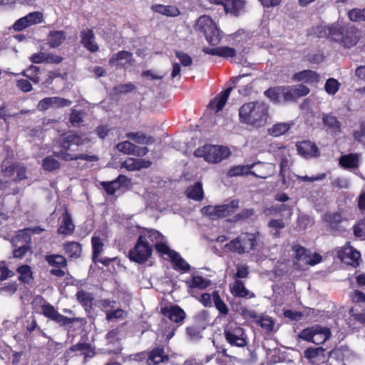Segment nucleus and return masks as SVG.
<instances>
[{
  "label": "nucleus",
  "mask_w": 365,
  "mask_h": 365,
  "mask_svg": "<svg viewBox=\"0 0 365 365\" xmlns=\"http://www.w3.org/2000/svg\"><path fill=\"white\" fill-rule=\"evenodd\" d=\"M175 53L176 57L180 60L182 66H189L192 64V59L187 53L179 51H175Z\"/></svg>",
  "instance_id": "nucleus-61"
},
{
  "label": "nucleus",
  "mask_w": 365,
  "mask_h": 365,
  "mask_svg": "<svg viewBox=\"0 0 365 365\" xmlns=\"http://www.w3.org/2000/svg\"><path fill=\"white\" fill-rule=\"evenodd\" d=\"M232 90V88L230 87L221 92L219 96L215 97L212 101H210L209 106L210 108H215V113L222 109L225 105L227 98Z\"/></svg>",
  "instance_id": "nucleus-22"
},
{
  "label": "nucleus",
  "mask_w": 365,
  "mask_h": 365,
  "mask_svg": "<svg viewBox=\"0 0 365 365\" xmlns=\"http://www.w3.org/2000/svg\"><path fill=\"white\" fill-rule=\"evenodd\" d=\"M187 197L196 201H200L204 196L202 185L200 182H196L193 185L186 190Z\"/></svg>",
  "instance_id": "nucleus-27"
},
{
  "label": "nucleus",
  "mask_w": 365,
  "mask_h": 365,
  "mask_svg": "<svg viewBox=\"0 0 365 365\" xmlns=\"http://www.w3.org/2000/svg\"><path fill=\"white\" fill-rule=\"evenodd\" d=\"M76 296L78 302L85 308L86 311H88L92 308L94 298L91 293L80 290L77 292Z\"/></svg>",
  "instance_id": "nucleus-30"
},
{
  "label": "nucleus",
  "mask_w": 365,
  "mask_h": 365,
  "mask_svg": "<svg viewBox=\"0 0 365 365\" xmlns=\"http://www.w3.org/2000/svg\"><path fill=\"white\" fill-rule=\"evenodd\" d=\"M254 171L250 170V175L258 178L266 179L272 175L275 172V165L272 163L257 162L252 163Z\"/></svg>",
  "instance_id": "nucleus-13"
},
{
  "label": "nucleus",
  "mask_w": 365,
  "mask_h": 365,
  "mask_svg": "<svg viewBox=\"0 0 365 365\" xmlns=\"http://www.w3.org/2000/svg\"><path fill=\"white\" fill-rule=\"evenodd\" d=\"M236 55V51L234 48L229 46H220L218 47V56L223 58L233 57Z\"/></svg>",
  "instance_id": "nucleus-62"
},
{
  "label": "nucleus",
  "mask_w": 365,
  "mask_h": 365,
  "mask_svg": "<svg viewBox=\"0 0 365 365\" xmlns=\"http://www.w3.org/2000/svg\"><path fill=\"white\" fill-rule=\"evenodd\" d=\"M329 329L319 325L304 329L299 335V338L316 344L325 342L330 336Z\"/></svg>",
  "instance_id": "nucleus-9"
},
{
  "label": "nucleus",
  "mask_w": 365,
  "mask_h": 365,
  "mask_svg": "<svg viewBox=\"0 0 365 365\" xmlns=\"http://www.w3.org/2000/svg\"><path fill=\"white\" fill-rule=\"evenodd\" d=\"M151 162L145 159L130 158L122 163V166L128 170H139L142 168H148Z\"/></svg>",
  "instance_id": "nucleus-21"
},
{
  "label": "nucleus",
  "mask_w": 365,
  "mask_h": 365,
  "mask_svg": "<svg viewBox=\"0 0 365 365\" xmlns=\"http://www.w3.org/2000/svg\"><path fill=\"white\" fill-rule=\"evenodd\" d=\"M322 120L327 132L334 134H337L341 132V123L337 118L331 113H324Z\"/></svg>",
  "instance_id": "nucleus-16"
},
{
  "label": "nucleus",
  "mask_w": 365,
  "mask_h": 365,
  "mask_svg": "<svg viewBox=\"0 0 365 365\" xmlns=\"http://www.w3.org/2000/svg\"><path fill=\"white\" fill-rule=\"evenodd\" d=\"M53 156L55 155L53 153V155L46 157L43 160L42 167L45 170L51 172L60 168L61 163Z\"/></svg>",
  "instance_id": "nucleus-43"
},
{
  "label": "nucleus",
  "mask_w": 365,
  "mask_h": 365,
  "mask_svg": "<svg viewBox=\"0 0 365 365\" xmlns=\"http://www.w3.org/2000/svg\"><path fill=\"white\" fill-rule=\"evenodd\" d=\"M292 250L294 252V258L297 261L303 262L304 264L313 266L322 261V257L319 254L312 255L310 250L299 245H294Z\"/></svg>",
  "instance_id": "nucleus-12"
},
{
  "label": "nucleus",
  "mask_w": 365,
  "mask_h": 365,
  "mask_svg": "<svg viewBox=\"0 0 365 365\" xmlns=\"http://www.w3.org/2000/svg\"><path fill=\"white\" fill-rule=\"evenodd\" d=\"M224 334L226 341L231 346L244 347L247 344L244 329L240 327H227L224 330Z\"/></svg>",
  "instance_id": "nucleus-11"
},
{
  "label": "nucleus",
  "mask_w": 365,
  "mask_h": 365,
  "mask_svg": "<svg viewBox=\"0 0 365 365\" xmlns=\"http://www.w3.org/2000/svg\"><path fill=\"white\" fill-rule=\"evenodd\" d=\"M359 158L360 155L357 153L343 155L339 158V165L344 168H357Z\"/></svg>",
  "instance_id": "nucleus-23"
},
{
  "label": "nucleus",
  "mask_w": 365,
  "mask_h": 365,
  "mask_svg": "<svg viewBox=\"0 0 365 365\" xmlns=\"http://www.w3.org/2000/svg\"><path fill=\"white\" fill-rule=\"evenodd\" d=\"M205 327V324L202 325L193 324L187 327L186 334L190 340H198L202 338L201 332Z\"/></svg>",
  "instance_id": "nucleus-37"
},
{
  "label": "nucleus",
  "mask_w": 365,
  "mask_h": 365,
  "mask_svg": "<svg viewBox=\"0 0 365 365\" xmlns=\"http://www.w3.org/2000/svg\"><path fill=\"white\" fill-rule=\"evenodd\" d=\"M101 185L103 187L108 195H112L120 187L118 182L114 180L110 182H101Z\"/></svg>",
  "instance_id": "nucleus-57"
},
{
  "label": "nucleus",
  "mask_w": 365,
  "mask_h": 365,
  "mask_svg": "<svg viewBox=\"0 0 365 365\" xmlns=\"http://www.w3.org/2000/svg\"><path fill=\"white\" fill-rule=\"evenodd\" d=\"M245 0H227L225 11L238 16L242 11H245Z\"/></svg>",
  "instance_id": "nucleus-24"
},
{
  "label": "nucleus",
  "mask_w": 365,
  "mask_h": 365,
  "mask_svg": "<svg viewBox=\"0 0 365 365\" xmlns=\"http://www.w3.org/2000/svg\"><path fill=\"white\" fill-rule=\"evenodd\" d=\"M41 313L44 317H47L50 320L55 322L60 326H65L73 324L74 322H78L81 319L78 317L68 318L62 315L55 309L53 305L48 303L41 305Z\"/></svg>",
  "instance_id": "nucleus-10"
},
{
  "label": "nucleus",
  "mask_w": 365,
  "mask_h": 365,
  "mask_svg": "<svg viewBox=\"0 0 365 365\" xmlns=\"http://www.w3.org/2000/svg\"><path fill=\"white\" fill-rule=\"evenodd\" d=\"M323 219L327 224L329 230L336 232L343 230L341 223L346 220L339 212H327L324 215Z\"/></svg>",
  "instance_id": "nucleus-14"
},
{
  "label": "nucleus",
  "mask_w": 365,
  "mask_h": 365,
  "mask_svg": "<svg viewBox=\"0 0 365 365\" xmlns=\"http://www.w3.org/2000/svg\"><path fill=\"white\" fill-rule=\"evenodd\" d=\"M324 349L322 347L309 348L304 351V357L314 363L316 359L320 356H323Z\"/></svg>",
  "instance_id": "nucleus-48"
},
{
  "label": "nucleus",
  "mask_w": 365,
  "mask_h": 365,
  "mask_svg": "<svg viewBox=\"0 0 365 365\" xmlns=\"http://www.w3.org/2000/svg\"><path fill=\"white\" fill-rule=\"evenodd\" d=\"M52 108H63L71 106V101L70 100L61 98V97H50Z\"/></svg>",
  "instance_id": "nucleus-56"
},
{
  "label": "nucleus",
  "mask_w": 365,
  "mask_h": 365,
  "mask_svg": "<svg viewBox=\"0 0 365 365\" xmlns=\"http://www.w3.org/2000/svg\"><path fill=\"white\" fill-rule=\"evenodd\" d=\"M119 330L114 329L110 330L106 334V340L108 344L113 345V348L116 350L121 349L120 344V338L118 337Z\"/></svg>",
  "instance_id": "nucleus-46"
},
{
  "label": "nucleus",
  "mask_w": 365,
  "mask_h": 365,
  "mask_svg": "<svg viewBox=\"0 0 365 365\" xmlns=\"http://www.w3.org/2000/svg\"><path fill=\"white\" fill-rule=\"evenodd\" d=\"M259 247V237L258 233H243L225 245V247L230 252L242 255L255 251Z\"/></svg>",
  "instance_id": "nucleus-4"
},
{
  "label": "nucleus",
  "mask_w": 365,
  "mask_h": 365,
  "mask_svg": "<svg viewBox=\"0 0 365 365\" xmlns=\"http://www.w3.org/2000/svg\"><path fill=\"white\" fill-rule=\"evenodd\" d=\"M282 90L281 93L282 101L289 102L296 101L292 86H282Z\"/></svg>",
  "instance_id": "nucleus-58"
},
{
  "label": "nucleus",
  "mask_w": 365,
  "mask_h": 365,
  "mask_svg": "<svg viewBox=\"0 0 365 365\" xmlns=\"http://www.w3.org/2000/svg\"><path fill=\"white\" fill-rule=\"evenodd\" d=\"M65 252L71 258H78L81 256L82 248L80 243L77 242H68L63 245Z\"/></svg>",
  "instance_id": "nucleus-32"
},
{
  "label": "nucleus",
  "mask_w": 365,
  "mask_h": 365,
  "mask_svg": "<svg viewBox=\"0 0 365 365\" xmlns=\"http://www.w3.org/2000/svg\"><path fill=\"white\" fill-rule=\"evenodd\" d=\"M17 271L19 273V280L24 283L30 282L32 279V273L29 266L22 265L18 268Z\"/></svg>",
  "instance_id": "nucleus-51"
},
{
  "label": "nucleus",
  "mask_w": 365,
  "mask_h": 365,
  "mask_svg": "<svg viewBox=\"0 0 365 365\" xmlns=\"http://www.w3.org/2000/svg\"><path fill=\"white\" fill-rule=\"evenodd\" d=\"M89 142L88 138H83L81 135L76 134H70L61 136L58 141V146L61 148L59 151L53 152L55 157L65 160L72 161L76 160H84L89 162L97 161L98 160L96 155H90L87 154L75 155L69 151H75L76 148Z\"/></svg>",
  "instance_id": "nucleus-2"
},
{
  "label": "nucleus",
  "mask_w": 365,
  "mask_h": 365,
  "mask_svg": "<svg viewBox=\"0 0 365 365\" xmlns=\"http://www.w3.org/2000/svg\"><path fill=\"white\" fill-rule=\"evenodd\" d=\"M315 34L319 38H329L347 48L354 46L361 36L360 31L357 28L349 24L344 25L339 22L317 26Z\"/></svg>",
  "instance_id": "nucleus-1"
},
{
  "label": "nucleus",
  "mask_w": 365,
  "mask_h": 365,
  "mask_svg": "<svg viewBox=\"0 0 365 365\" xmlns=\"http://www.w3.org/2000/svg\"><path fill=\"white\" fill-rule=\"evenodd\" d=\"M258 324L262 328L266 329L268 331H272L274 325L272 319L268 317H262L258 322Z\"/></svg>",
  "instance_id": "nucleus-63"
},
{
  "label": "nucleus",
  "mask_w": 365,
  "mask_h": 365,
  "mask_svg": "<svg viewBox=\"0 0 365 365\" xmlns=\"http://www.w3.org/2000/svg\"><path fill=\"white\" fill-rule=\"evenodd\" d=\"M354 233L356 237H365V218L354 226Z\"/></svg>",
  "instance_id": "nucleus-64"
},
{
  "label": "nucleus",
  "mask_w": 365,
  "mask_h": 365,
  "mask_svg": "<svg viewBox=\"0 0 365 365\" xmlns=\"http://www.w3.org/2000/svg\"><path fill=\"white\" fill-rule=\"evenodd\" d=\"M135 88V86L131 83L120 84L115 86L112 91L111 95L115 96L123 93H126L132 91Z\"/></svg>",
  "instance_id": "nucleus-52"
},
{
  "label": "nucleus",
  "mask_w": 365,
  "mask_h": 365,
  "mask_svg": "<svg viewBox=\"0 0 365 365\" xmlns=\"http://www.w3.org/2000/svg\"><path fill=\"white\" fill-rule=\"evenodd\" d=\"M294 80L297 81H305L309 83L318 82L319 76L311 70H304L294 75Z\"/></svg>",
  "instance_id": "nucleus-26"
},
{
  "label": "nucleus",
  "mask_w": 365,
  "mask_h": 365,
  "mask_svg": "<svg viewBox=\"0 0 365 365\" xmlns=\"http://www.w3.org/2000/svg\"><path fill=\"white\" fill-rule=\"evenodd\" d=\"M132 57V53L127 51H120L115 54H113L109 60L110 64H113L115 62L126 59L128 60Z\"/></svg>",
  "instance_id": "nucleus-59"
},
{
  "label": "nucleus",
  "mask_w": 365,
  "mask_h": 365,
  "mask_svg": "<svg viewBox=\"0 0 365 365\" xmlns=\"http://www.w3.org/2000/svg\"><path fill=\"white\" fill-rule=\"evenodd\" d=\"M282 91V86L269 88L264 92V95L274 103H281Z\"/></svg>",
  "instance_id": "nucleus-36"
},
{
  "label": "nucleus",
  "mask_w": 365,
  "mask_h": 365,
  "mask_svg": "<svg viewBox=\"0 0 365 365\" xmlns=\"http://www.w3.org/2000/svg\"><path fill=\"white\" fill-rule=\"evenodd\" d=\"M292 125V123H276L267 130V133L271 136L279 137L287 133Z\"/></svg>",
  "instance_id": "nucleus-35"
},
{
  "label": "nucleus",
  "mask_w": 365,
  "mask_h": 365,
  "mask_svg": "<svg viewBox=\"0 0 365 365\" xmlns=\"http://www.w3.org/2000/svg\"><path fill=\"white\" fill-rule=\"evenodd\" d=\"M29 26L40 24L43 21V14L40 11H34L24 16Z\"/></svg>",
  "instance_id": "nucleus-50"
},
{
  "label": "nucleus",
  "mask_w": 365,
  "mask_h": 365,
  "mask_svg": "<svg viewBox=\"0 0 365 365\" xmlns=\"http://www.w3.org/2000/svg\"><path fill=\"white\" fill-rule=\"evenodd\" d=\"M151 9L154 12L159 13L167 16L175 17L179 16L180 14L179 9L175 6L155 4L151 6Z\"/></svg>",
  "instance_id": "nucleus-25"
},
{
  "label": "nucleus",
  "mask_w": 365,
  "mask_h": 365,
  "mask_svg": "<svg viewBox=\"0 0 365 365\" xmlns=\"http://www.w3.org/2000/svg\"><path fill=\"white\" fill-rule=\"evenodd\" d=\"M169 361V356L164 353L163 347H156L149 352L147 363L148 365H156Z\"/></svg>",
  "instance_id": "nucleus-19"
},
{
  "label": "nucleus",
  "mask_w": 365,
  "mask_h": 365,
  "mask_svg": "<svg viewBox=\"0 0 365 365\" xmlns=\"http://www.w3.org/2000/svg\"><path fill=\"white\" fill-rule=\"evenodd\" d=\"M238 207L239 200H233L227 204L205 206L202 209V212L208 216L210 220H215L230 215L235 212Z\"/></svg>",
  "instance_id": "nucleus-7"
},
{
  "label": "nucleus",
  "mask_w": 365,
  "mask_h": 365,
  "mask_svg": "<svg viewBox=\"0 0 365 365\" xmlns=\"http://www.w3.org/2000/svg\"><path fill=\"white\" fill-rule=\"evenodd\" d=\"M296 100L302 96H307L309 93V88L303 84H298L292 86Z\"/></svg>",
  "instance_id": "nucleus-60"
},
{
  "label": "nucleus",
  "mask_w": 365,
  "mask_h": 365,
  "mask_svg": "<svg viewBox=\"0 0 365 365\" xmlns=\"http://www.w3.org/2000/svg\"><path fill=\"white\" fill-rule=\"evenodd\" d=\"M232 293L235 297H254L255 294L253 293H250L248 289H246L243 282L240 280H236L232 288Z\"/></svg>",
  "instance_id": "nucleus-34"
},
{
  "label": "nucleus",
  "mask_w": 365,
  "mask_h": 365,
  "mask_svg": "<svg viewBox=\"0 0 365 365\" xmlns=\"http://www.w3.org/2000/svg\"><path fill=\"white\" fill-rule=\"evenodd\" d=\"M91 243L93 248V261L96 262L100 254L103 252V243L98 237H93Z\"/></svg>",
  "instance_id": "nucleus-47"
},
{
  "label": "nucleus",
  "mask_w": 365,
  "mask_h": 365,
  "mask_svg": "<svg viewBox=\"0 0 365 365\" xmlns=\"http://www.w3.org/2000/svg\"><path fill=\"white\" fill-rule=\"evenodd\" d=\"M255 210L252 208L243 209L240 212L234 215L231 220L232 222H238L245 220L251 217L255 214Z\"/></svg>",
  "instance_id": "nucleus-53"
},
{
  "label": "nucleus",
  "mask_w": 365,
  "mask_h": 365,
  "mask_svg": "<svg viewBox=\"0 0 365 365\" xmlns=\"http://www.w3.org/2000/svg\"><path fill=\"white\" fill-rule=\"evenodd\" d=\"M152 252V246L148 242L145 236L140 235L135 246L129 252V258L131 261L141 264L148 259Z\"/></svg>",
  "instance_id": "nucleus-8"
},
{
  "label": "nucleus",
  "mask_w": 365,
  "mask_h": 365,
  "mask_svg": "<svg viewBox=\"0 0 365 365\" xmlns=\"http://www.w3.org/2000/svg\"><path fill=\"white\" fill-rule=\"evenodd\" d=\"M75 226L73 223L71 217L66 212L62 216V221L58 229V232L63 235L71 234L74 230Z\"/></svg>",
  "instance_id": "nucleus-29"
},
{
  "label": "nucleus",
  "mask_w": 365,
  "mask_h": 365,
  "mask_svg": "<svg viewBox=\"0 0 365 365\" xmlns=\"http://www.w3.org/2000/svg\"><path fill=\"white\" fill-rule=\"evenodd\" d=\"M46 261L51 266L56 267H65L67 265L66 258L60 255H50L45 257Z\"/></svg>",
  "instance_id": "nucleus-39"
},
{
  "label": "nucleus",
  "mask_w": 365,
  "mask_h": 365,
  "mask_svg": "<svg viewBox=\"0 0 365 365\" xmlns=\"http://www.w3.org/2000/svg\"><path fill=\"white\" fill-rule=\"evenodd\" d=\"M66 38L65 32L63 31H51L48 36V43L51 48L59 46Z\"/></svg>",
  "instance_id": "nucleus-31"
},
{
  "label": "nucleus",
  "mask_w": 365,
  "mask_h": 365,
  "mask_svg": "<svg viewBox=\"0 0 365 365\" xmlns=\"http://www.w3.org/2000/svg\"><path fill=\"white\" fill-rule=\"evenodd\" d=\"M81 43L91 52L95 53L99 50V47L95 41V35L92 30L85 29L81 31Z\"/></svg>",
  "instance_id": "nucleus-17"
},
{
  "label": "nucleus",
  "mask_w": 365,
  "mask_h": 365,
  "mask_svg": "<svg viewBox=\"0 0 365 365\" xmlns=\"http://www.w3.org/2000/svg\"><path fill=\"white\" fill-rule=\"evenodd\" d=\"M339 256L341 260L347 264L351 265L352 267H356L359 265V259L361 257L360 252L354 250L352 247H347L344 249Z\"/></svg>",
  "instance_id": "nucleus-18"
},
{
  "label": "nucleus",
  "mask_w": 365,
  "mask_h": 365,
  "mask_svg": "<svg viewBox=\"0 0 365 365\" xmlns=\"http://www.w3.org/2000/svg\"><path fill=\"white\" fill-rule=\"evenodd\" d=\"M269 117V105L264 101L244 103L239 109L240 121L255 128L264 126Z\"/></svg>",
  "instance_id": "nucleus-3"
},
{
  "label": "nucleus",
  "mask_w": 365,
  "mask_h": 365,
  "mask_svg": "<svg viewBox=\"0 0 365 365\" xmlns=\"http://www.w3.org/2000/svg\"><path fill=\"white\" fill-rule=\"evenodd\" d=\"M186 284L191 288L205 289L210 285V282L202 277L194 276L192 279L186 281Z\"/></svg>",
  "instance_id": "nucleus-45"
},
{
  "label": "nucleus",
  "mask_w": 365,
  "mask_h": 365,
  "mask_svg": "<svg viewBox=\"0 0 365 365\" xmlns=\"http://www.w3.org/2000/svg\"><path fill=\"white\" fill-rule=\"evenodd\" d=\"M71 351H80L85 357H92L94 352L91 349V344L88 343H78L70 348Z\"/></svg>",
  "instance_id": "nucleus-41"
},
{
  "label": "nucleus",
  "mask_w": 365,
  "mask_h": 365,
  "mask_svg": "<svg viewBox=\"0 0 365 365\" xmlns=\"http://www.w3.org/2000/svg\"><path fill=\"white\" fill-rule=\"evenodd\" d=\"M195 29L197 31L202 32L206 40L211 45H217L222 39V31L208 16H200L195 26Z\"/></svg>",
  "instance_id": "nucleus-6"
},
{
  "label": "nucleus",
  "mask_w": 365,
  "mask_h": 365,
  "mask_svg": "<svg viewBox=\"0 0 365 365\" xmlns=\"http://www.w3.org/2000/svg\"><path fill=\"white\" fill-rule=\"evenodd\" d=\"M163 314L172 322H181L185 318V312L178 306H173L170 308H163Z\"/></svg>",
  "instance_id": "nucleus-20"
},
{
  "label": "nucleus",
  "mask_w": 365,
  "mask_h": 365,
  "mask_svg": "<svg viewBox=\"0 0 365 365\" xmlns=\"http://www.w3.org/2000/svg\"><path fill=\"white\" fill-rule=\"evenodd\" d=\"M296 146L297 148L298 153L305 158L317 157L319 155L317 146L315 143L309 140L297 143Z\"/></svg>",
  "instance_id": "nucleus-15"
},
{
  "label": "nucleus",
  "mask_w": 365,
  "mask_h": 365,
  "mask_svg": "<svg viewBox=\"0 0 365 365\" xmlns=\"http://www.w3.org/2000/svg\"><path fill=\"white\" fill-rule=\"evenodd\" d=\"M134 145L135 144L132 143L131 142H130L128 140H125V141L119 143L116 145V148L120 152H121L124 154L132 155L133 153Z\"/></svg>",
  "instance_id": "nucleus-55"
},
{
  "label": "nucleus",
  "mask_w": 365,
  "mask_h": 365,
  "mask_svg": "<svg viewBox=\"0 0 365 365\" xmlns=\"http://www.w3.org/2000/svg\"><path fill=\"white\" fill-rule=\"evenodd\" d=\"M230 155V150L227 147L215 145H205L194 152L195 157L203 158L205 161L212 163H220Z\"/></svg>",
  "instance_id": "nucleus-5"
},
{
  "label": "nucleus",
  "mask_w": 365,
  "mask_h": 365,
  "mask_svg": "<svg viewBox=\"0 0 365 365\" xmlns=\"http://www.w3.org/2000/svg\"><path fill=\"white\" fill-rule=\"evenodd\" d=\"M212 301L216 309L219 311L220 314L227 315L229 309L226 304L221 299L217 291L212 292Z\"/></svg>",
  "instance_id": "nucleus-42"
},
{
  "label": "nucleus",
  "mask_w": 365,
  "mask_h": 365,
  "mask_svg": "<svg viewBox=\"0 0 365 365\" xmlns=\"http://www.w3.org/2000/svg\"><path fill=\"white\" fill-rule=\"evenodd\" d=\"M267 226L271 229V233L274 237H279L280 230L284 228L285 223L282 219H272L269 221Z\"/></svg>",
  "instance_id": "nucleus-40"
},
{
  "label": "nucleus",
  "mask_w": 365,
  "mask_h": 365,
  "mask_svg": "<svg viewBox=\"0 0 365 365\" xmlns=\"http://www.w3.org/2000/svg\"><path fill=\"white\" fill-rule=\"evenodd\" d=\"M125 136L138 144L150 145L155 143L153 137L148 136L142 132H130L126 133Z\"/></svg>",
  "instance_id": "nucleus-28"
},
{
  "label": "nucleus",
  "mask_w": 365,
  "mask_h": 365,
  "mask_svg": "<svg viewBox=\"0 0 365 365\" xmlns=\"http://www.w3.org/2000/svg\"><path fill=\"white\" fill-rule=\"evenodd\" d=\"M170 260L173 264L174 269H180L185 272L190 269L189 264L177 252H171Z\"/></svg>",
  "instance_id": "nucleus-33"
},
{
  "label": "nucleus",
  "mask_w": 365,
  "mask_h": 365,
  "mask_svg": "<svg viewBox=\"0 0 365 365\" xmlns=\"http://www.w3.org/2000/svg\"><path fill=\"white\" fill-rule=\"evenodd\" d=\"M253 168V165H236L229 169L227 175L228 177H235L243 175H250V170Z\"/></svg>",
  "instance_id": "nucleus-38"
},
{
  "label": "nucleus",
  "mask_w": 365,
  "mask_h": 365,
  "mask_svg": "<svg viewBox=\"0 0 365 365\" xmlns=\"http://www.w3.org/2000/svg\"><path fill=\"white\" fill-rule=\"evenodd\" d=\"M348 17L353 22L365 21V8L353 9L348 12Z\"/></svg>",
  "instance_id": "nucleus-49"
},
{
  "label": "nucleus",
  "mask_w": 365,
  "mask_h": 365,
  "mask_svg": "<svg viewBox=\"0 0 365 365\" xmlns=\"http://www.w3.org/2000/svg\"><path fill=\"white\" fill-rule=\"evenodd\" d=\"M339 88V83L334 78H329L324 86L326 91L331 95L335 94Z\"/></svg>",
  "instance_id": "nucleus-54"
},
{
  "label": "nucleus",
  "mask_w": 365,
  "mask_h": 365,
  "mask_svg": "<svg viewBox=\"0 0 365 365\" xmlns=\"http://www.w3.org/2000/svg\"><path fill=\"white\" fill-rule=\"evenodd\" d=\"M23 75L34 83L40 81V68L38 66H31L24 71Z\"/></svg>",
  "instance_id": "nucleus-44"
}]
</instances>
